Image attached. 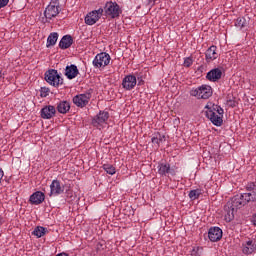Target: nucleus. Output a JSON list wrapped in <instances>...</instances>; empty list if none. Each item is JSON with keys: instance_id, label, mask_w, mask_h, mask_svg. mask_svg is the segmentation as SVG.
<instances>
[{"instance_id": "f257e3e1", "label": "nucleus", "mask_w": 256, "mask_h": 256, "mask_svg": "<svg viewBox=\"0 0 256 256\" xmlns=\"http://www.w3.org/2000/svg\"><path fill=\"white\" fill-rule=\"evenodd\" d=\"M246 192L237 194L232 197L231 201H228L224 206L225 221L231 223L235 219V213L238 209L247 207L249 203H256V184L250 182L245 186Z\"/></svg>"}, {"instance_id": "f03ea898", "label": "nucleus", "mask_w": 256, "mask_h": 256, "mask_svg": "<svg viewBox=\"0 0 256 256\" xmlns=\"http://www.w3.org/2000/svg\"><path fill=\"white\" fill-rule=\"evenodd\" d=\"M191 97H196L197 99H209L213 95V88L207 84H203L197 88H192L190 90Z\"/></svg>"}, {"instance_id": "7ed1b4c3", "label": "nucleus", "mask_w": 256, "mask_h": 256, "mask_svg": "<svg viewBox=\"0 0 256 256\" xmlns=\"http://www.w3.org/2000/svg\"><path fill=\"white\" fill-rule=\"evenodd\" d=\"M45 81H47L49 85H52V87H59V85H63V78L55 69H49L45 72Z\"/></svg>"}, {"instance_id": "20e7f679", "label": "nucleus", "mask_w": 256, "mask_h": 256, "mask_svg": "<svg viewBox=\"0 0 256 256\" xmlns=\"http://www.w3.org/2000/svg\"><path fill=\"white\" fill-rule=\"evenodd\" d=\"M104 13L106 16L111 17V19H117L121 13H123V10H121V7L117 2H106L104 6Z\"/></svg>"}, {"instance_id": "39448f33", "label": "nucleus", "mask_w": 256, "mask_h": 256, "mask_svg": "<svg viewBox=\"0 0 256 256\" xmlns=\"http://www.w3.org/2000/svg\"><path fill=\"white\" fill-rule=\"evenodd\" d=\"M111 63V55L107 52H101L97 54L92 62L95 69H101V67H107Z\"/></svg>"}, {"instance_id": "423d86ee", "label": "nucleus", "mask_w": 256, "mask_h": 256, "mask_svg": "<svg viewBox=\"0 0 256 256\" xmlns=\"http://www.w3.org/2000/svg\"><path fill=\"white\" fill-rule=\"evenodd\" d=\"M65 193V185L61 184V181L55 179L50 184V193L49 197H59Z\"/></svg>"}, {"instance_id": "0eeeda50", "label": "nucleus", "mask_w": 256, "mask_h": 256, "mask_svg": "<svg viewBox=\"0 0 256 256\" xmlns=\"http://www.w3.org/2000/svg\"><path fill=\"white\" fill-rule=\"evenodd\" d=\"M91 100V92H86L84 94H78L73 97V103L76 107H87L89 105V101Z\"/></svg>"}, {"instance_id": "6e6552de", "label": "nucleus", "mask_w": 256, "mask_h": 256, "mask_svg": "<svg viewBox=\"0 0 256 256\" xmlns=\"http://www.w3.org/2000/svg\"><path fill=\"white\" fill-rule=\"evenodd\" d=\"M205 108L208 109L205 112L207 119H209L211 121V123H213V125H215L216 127H221L223 125V116L217 115V113H215V111L211 110V108H209V106H206Z\"/></svg>"}, {"instance_id": "1a4fd4ad", "label": "nucleus", "mask_w": 256, "mask_h": 256, "mask_svg": "<svg viewBox=\"0 0 256 256\" xmlns=\"http://www.w3.org/2000/svg\"><path fill=\"white\" fill-rule=\"evenodd\" d=\"M136 85H137V76L133 74H129L125 76L122 80V87L126 91H132V89H135Z\"/></svg>"}, {"instance_id": "9d476101", "label": "nucleus", "mask_w": 256, "mask_h": 256, "mask_svg": "<svg viewBox=\"0 0 256 256\" xmlns=\"http://www.w3.org/2000/svg\"><path fill=\"white\" fill-rule=\"evenodd\" d=\"M208 239L212 241V243L221 241V239H223V230L217 226L211 227L208 230Z\"/></svg>"}, {"instance_id": "9b49d317", "label": "nucleus", "mask_w": 256, "mask_h": 256, "mask_svg": "<svg viewBox=\"0 0 256 256\" xmlns=\"http://www.w3.org/2000/svg\"><path fill=\"white\" fill-rule=\"evenodd\" d=\"M57 115V109L53 105H46L40 111L42 119H53Z\"/></svg>"}, {"instance_id": "f8f14e48", "label": "nucleus", "mask_w": 256, "mask_h": 256, "mask_svg": "<svg viewBox=\"0 0 256 256\" xmlns=\"http://www.w3.org/2000/svg\"><path fill=\"white\" fill-rule=\"evenodd\" d=\"M223 77V71L221 68H214L207 72L206 74V79L208 81H211L212 83H217Z\"/></svg>"}, {"instance_id": "ddd939ff", "label": "nucleus", "mask_w": 256, "mask_h": 256, "mask_svg": "<svg viewBox=\"0 0 256 256\" xmlns=\"http://www.w3.org/2000/svg\"><path fill=\"white\" fill-rule=\"evenodd\" d=\"M158 173L159 175H164L165 177H167V175L175 176L177 174L175 168H171L169 163H160L158 165Z\"/></svg>"}, {"instance_id": "4468645a", "label": "nucleus", "mask_w": 256, "mask_h": 256, "mask_svg": "<svg viewBox=\"0 0 256 256\" xmlns=\"http://www.w3.org/2000/svg\"><path fill=\"white\" fill-rule=\"evenodd\" d=\"M109 119V112L100 111L93 119L92 125L97 127V125H103Z\"/></svg>"}, {"instance_id": "2eb2a0df", "label": "nucleus", "mask_w": 256, "mask_h": 256, "mask_svg": "<svg viewBox=\"0 0 256 256\" xmlns=\"http://www.w3.org/2000/svg\"><path fill=\"white\" fill-rule=\"evenodd\" d=\"M59 15V6H56L55 4H49L45 11H44V17L46 19H53V17H57Z\"/></svg>"}, {"instance_id": "dca6fc26", "label": "nucleus", "mask_w": 256, "mask_h": 256, "mask_svg": "<svg viewBox=\"0 0 256 256\" xmlns=\"http://www.w3.org/2000/svg\"><path fill=\"white\" fill-rule=\"evenodd\" d=\"M43 201H45V193L41 191L34 192L29 198L31 205H41Z\"/></svg>"}, {"instance_id": "f3484780", "label": "nucleus", "mask_w": 256, "mask_h": 256, "mask_svg": "<svg viewBox=\"0 0 256 256\" xmlns=\"http://www.w3.org/2000/svg\"><path fill=\"white\" fill-rule=\"evenodd\" d=\"M205 57L207 63H211V61H215L219 57V54L217 53V46L212 45L210 46L206 52H205Z\"/></svg>"}, {"instance_id": "a211bd4d", "label": "nucleus", "mask_w": 256, "mask_h": 256, "mask_svg": "<svg viewBox=\"0 0 256 256\" xmlns=\"http://www.w3.org/2000/svg\"><path fill=\"white\" fill-rule=\"evenodd\" d=\"M79 75V69L77 68V65L71 64L70 66H66L65 68V76L67 79H75Z\"/></svg>"}, {"instance_id": "6ab92c4d", "label": "nucleus", "mask_w": 256, "mask_h": 256, "mask_svg": "<svg viewBox=\"0 0 256 256\" xmlns=\"http://www.w3.org/2000/svg\"><path fill=\"white\" fill-rule=\"evenodd\" d=\"M255 251H256L255 241L249 240L243 245L242 253H244V255H251L255 253Z\"/></svg>"}, {"instance_id": "aec40b11", "label": "nucleus", "mask_w": 256, "mask_h": 256, "mask_svg": "<svg viewBox=\"0 0 256 256\" xmlns=\"http://www.w3.org/2000/svg\"><path fill=\"white\" fill-rule=\"evenodd\" d=\"M73 45V37L71 35H64L59 42L60 49H69Z\"/></svg>"}, {"instance_id": "412c9836", "label": "nucleus", "mask_w": 256, "mask_h": 256, "mask_svg": "<svg viewBox=\"0 0 256 256\" xmlns=\"http://www.w3.org/2000/svg\"><path fill=\"white\" fill-rule=\"evenodd\" d=\"M56 109L58 113L65 115L66 113H69V110L71 109V104L68 101H60L57 104Z\"/></svg>"}, {"instance_id": "4be33fe9", "label": "nucleus", "mask_w": 256, "mask_h": 256, "mask_svg": "<svg viewBox=\"0 0 256 256\" xmlns=\"http://www.w3.org/2000/svg\"><path fill=\"white\" fill-rule=\"evenodd\" d=\"M98 20L99 16H97V14H95L93 11L89 12L84 19L86 25H95Z\"/></svg>"}, {"instance_id": "5701e85b", "label": "nucleus", "mask_w": 256, "mask_h": 256, "mask_svg": "<svg viewBox=\"0 0 256 256\" xmlns=\"http://www.w3.org/2000/svg\"><path fill=\"white\" fill-rule=\"evenodd\" d=\"M47 233H49V230L46 227L43 226H37L33 232L32 235H35V237H37L38 239H40V237H43L45 235H47Z\"/></svg>"}, {"instance_id": "b1692460", "label": "nucleus", "mask_w": 256, "mask_h": 256, "mask_svg": "<svg viewBox=\"0 0 256 256\" xmlns=\"http://www.w3.org/2000/svg\"><path fill=\"white\" fill-rule=\"evenodd\" d=\"M57 39H59V34L57 32H52L47 38L46 47H53L57 43Z\"/></svg>"}, {"instance_id": "393cba45", "label": "nucleus", "mask_w": 256, "mask_h": 256, "mask_svg": "<svg viewBox=\"0 0 256 256\" xmlns=\"http://www.w3.org/2000/svg\"><path fill=\"white\" fill-rule=\"evenodd\" d=\"M235 27L245 29V27H249V20L245 17H239L235 20Z\"/></svg>"}, {"instance_id": "a878e982", "label": "nucleus", "mask_w": 256, "mask_h": 256, "mask_svg": "<svg viewBox=\"0 0 256 256\" xmlns=\"http://www.w3.org/2000/svg\"><path fill=\"white\" fill-rule=\"evenodd\" d=\"M102 168L108 175H115L117 173V170L111 164H103Z\"/></svg>"}, {"instance_id": "bb28decb", "label": "nucleus", "mask_w": 256, "mask_h": 256, "mask_svg": "<svg viewBox=\"0 0 256 256\" xmlns=\"http://www.w3.org/2000/svg\"><path fill=\"white\" fill-rule=\"evenodd\" d=\"M188 195L191 201H195V199H199V197L201 196V190L200 189L191 190Z\"/></svg>"}, {"instance_id": "cd10ccee", "label": "nucleus", "mask_w": 256, "mask_h": 256, "mask_svg": "<svg viewBox=\"0 0 256 256\" xmlns=\"http://www.w3.org/2000/svg\"><path fill=\"white\" fill-rule=\"evenodd\" d=\"M163 141H165V136H161V134H158L156 137L152 138V143L157 145V147H159Z\"/></svg>"}, {"instance_id": "c85d7f7f", "label": "nucleus", "mask_w": 256, "mask_h": 256, "mask_svg": "<svg viewBox=\"0 0 256 256\" xmlns=\"http://www.w3.org/2000/svg\"><path fill=\"white\" fill-rule=\"evenodd\" d=\"M211 110L214 111V113L216 112L218 113V115H221V116H223V113H225V111L222 109L221 106L215 105V104H213Z\"/></svg>"}, {"instance_id": "c756f323", "label": "nucleus", "mask_w": 256, "mask_h": 256, "mask_svg": "<svg viewBox=\"0 0 256 256\" xmlns=\"http://www.w3.org/2000/svg\"><path fill=\"white\" fill-rule=\"evenodd\" d=\"M49 88L47 87H41L40 88V97L45 98L49 96Z\"/></svg>"}, {"instance_id": "7c9ffc66", "label": "nucleus", "mask_w": 256, "mask_h": 256, "mask_svg": "<svg viewBox=\"0 0 256 256\" xmlns=\"http://www.w3.org/2000/svg\"><path fill=\"white\" fill-rule=\"evenodd\" d=\"M201 251H203V248H201V247L193 248L191 251V255L192 256H201Z\"/></svg>"}, {"instance_id": "2f4dec72", "label": "nucleus", "mask_w": 256, "mask_h": 256, "mask_svg": "<svg viewBox=\"0 0 256 256\" xmlns=\"http://www.w3.org/2000/svg\"><path fill=\"white\" fill-rule=\"evenodd\" d=\"M136 84L138 81V86L145 85V80H143V76L141 74H136Z\"/></svg>"}, {"instance_id": "473e14b6", "label": "nucleus", "mask_w": 256, "mask_h": 256, "mask_svg": "<svg viewBox=\"0 0 256 256\" xmlns=\"http://www.w3.org/2000/svg\"><path fill=\"white\" fill-rule=\"evenodd\" d=\"M193 65V58L187 57L184 59V67H191Z\"/></svg>"}, {"instance_id": "72a5a7b5", "label": "nucleus", "mask_w": 256, "mask_h": 256, "mask_svg": "<svg viewBox=\"0 0 256 256\" xmlns=\"http://www.w3.org/2000/svg\"><path fill=\"white\" fill-rule=\"evenodd\" d=\"M105 11V9L103 8H99L98 10H93L92 12L94 13V15H96L97 17H99V19H101V15H103V12Z\"/></svg>"}, {"instance_id": "f704fd0d", "label": "nucleus", "mask_w": 256, "mask_h": 256, "mask_svg": "<svg viewBox=\"0 0 256 256\" xmlns=\"http://www.w3.org/2000/svg\"><path fill=\"white\" fill-rule=\"evenodd\" d=\"M7 5H9V0H0V9L7 7Z\"/></svg>"}, {"instance_id": "c9c22d12", "label": "nucleus", "mask_w": 256, "mask_h": 256, "mask_svg": "<svg viewBox=\"0 0 256 256\" xmlns=\"http://www.w3.org/2000/svg\"><path fill=\"white\" fill-rule=\"evenodd\" d=\"M227 105H229V107H236L237 106V102H235V100H228L227 101Z\"/></svg>"}, {"instance_id": "e433bc0d", "label": "nucleus", "mask_w": 256, "mask_h": 256, "mask_svg": "<svg viewBox=\"0 0 256 256\" xmlns=\"http://www.w3.org/2000/svg\"><path fill=\"white\" fill-rule=\"evenodd\" d=\"M253 225L256 227V213L252 215V219H251Z\"/></svg>"}, {"instance_id": "4c0bfd02", "label": "nucleus", "mask_w": 256, "mask_h": 256, "mask_svg": "<svg viewBox=\"0 0 256 256\" xmlns=\"http://www.w3.org/2000/svg\"><path fill=\"white\" fill-rule=\"evenodd\" d=\"M3 175H5V173L3 172V169L0 168V183H1V180L3 179Z\"/></svg>"}, {"instance_id": "58836bf2", "label": "nucleus", "mask_w": 256, "mask_h": 256, "mask_svg": "<svg viewBox=\"0 0 256 256\" xmlns=\"http://www.w3.org/2000/svg\"><path fill=\"white\" fill-rule=\"evenodd\" d=\"M1 77H3V74H2L1 71H0V79H1Z\"/></svg>"}, {"instance_id": "ea45409f", "label": "nucleus", "mask_w": 256, "mask_h": 256, "mask_svg": "<svg viewBox=\"0 0 256 256\" xmlns=\"http://www.w3.org/2000/svg\"><path fill=\"white\" fill-rule=\"evenodd\" d=\"M55 1H59V0H55Z\"/></svg>"}]
</instances>
